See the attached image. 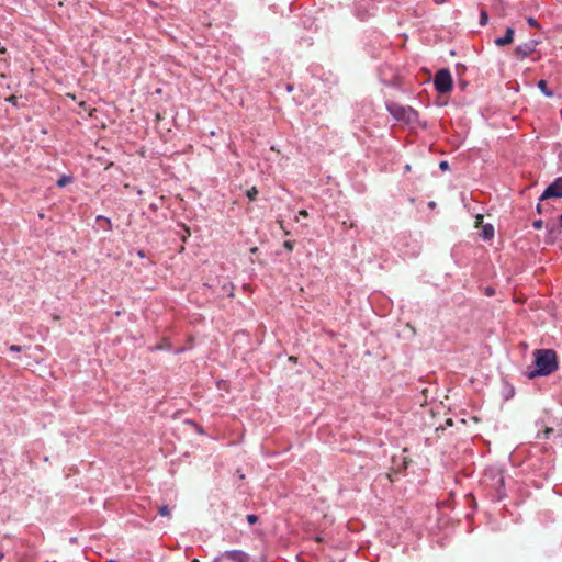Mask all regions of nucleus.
<instances>
[{"mask_svg":"<svg viewBox=\"0 0 562 562\" xmlns=\"http://www.w3.org/2000/svg\"><path fill=\"white\" fill-rule=\"evenodd\" d=\"M257 194H258V190L256 189V187L250 188V189H249V190H247V192H246V195H247V198L249 199V201H254V200H256Z\"/></svg>","mask_w":562,"mask_h":562,"instance_id":"11","label":"nucleus"},{"mask_svg":"<svg viewBox=\"0 0 562 562\" xmlns=\"http://www.w3.org/2000/svg\"><path fill=\"white\" fill-rule=\"evenodd\" d=\"M538 88L541 90V92L546 95V97H552L553 95V91L551 89L548 88V83L546 80H540L538 82Z\"/></svg>","mask_w":562,"mask_h":562,"instance_id":"8","label":"nucleus"},{"mask_svg":"<svg viewBox=\"0 0 562 562\" xmlns=\"http://www.w3.org/2000/svg\"><path fill=\"white\" fill-rule=\"evenodd\" d=\"M527 23H528L530 26H532V27H538V26H539L538 21H537L535 18H532V16H529V18L527 19Z\"/></svg>","mask_w":562,"mask_h":562,"instance_id":"15","label":"nucleus"},{"mask_svg":"<svg viewBox=\"0 0 562 562\" xmlns=\"http://www.w3.org/2000/svg\"><path fill=\"white\" fill-rule=\"evenodd\" d=\"M249 555L241 550H228L217 555L213 562H249Z\"/></svg>","mask_w":562,"mask_h":562,"instance_id":"4","label":"nucleus"},{"mask_svg":"<svg viewBox=\"0 0 562 562\" xmlns=\"http://www.w3.org/2000/svg\"><path fill=\"white\" fill-rule=\"evenodd\" d=\"M387 110L394 119L405 123H413L418 117L417 112L411 106L391 103L387 105Z\"/></svg>","mask_w":562,"mask_h":562,"instance_id":"2","label":"nucleus"},{"mask_svg":"<svg viewBox=\"0 0 562 562\" xmlns=\"http://www.w3.org/2000/svg\"><path fill=\"white\" fill-rule=\"evenodd\" d=\"M434 85L439 93H447L452 89V77L448 69H440L436 72Z\"/></svg>","mask_w":562,"mask_h":562,"instance_id":"3","label":"nucleus"},{"mask_svg":"<svg viewBox=\"0 0 562 562\" xmlns=\"http://www.w3.org/2000/svg\"><path fill=\"white\" fill-rule=\"evenodd\" d=\"M299 215H300V216H303V217H307L308 213H307V211H305V210H301V211L299 212Z\"/></svg>","mask_w":562,"mask_h":562,"instance_id":"19","label":"nucleus"},{"mask_svg":"<svg viewBox=\"0 0 562 562\" xmlns=\"http://www.w3.org/2000/svg\"><path fill=\"white\" fill-rule=\"evenodd\" d=\"M284 245H285V247H286V248H289V249H291V248H292V246H291L290 241H285V244H284Z\"/></svg>","mask_w":562,"mask_h":562,"instance_id":"20","label":"nucleus"},{"mask_svg":"<svg viewBox=\"0 0 562 562\" xmlns=\"http://www.w3.org/2000/svg\"><path fill=\"white\" fill-rule=\"evenodd\" d=\"M482 235L484 239H491L494 236V228L492 225L487 224L483 226Z\"/></svg>","mask_w":562,"mask_h":562,"instance_id":"9","label":"nucleus"},{"mask_svg":"<svg viewBox=\"0 0 562 562\" xmlns=\"http://www.w3.org/2000/svg\"><path fill=\"white\" fill-rule=\"evenodd\" d=\"M247 521L249 525H254L258 521V516H256L254 514H249V515H247Z\"/></svg>","mask_w":562,"mask_h":562,"instance_id":"14","label":"nucleus"},{"mask_svg":"<svg viewBox=\"0 0 562 562\" xmlns=\"http://www.w3.org/2000/svg\"><path fill=\"white\" fill-rule=\"evenodd\" d=\"M535 369H528L527 376L535 379L537 376H547L558 369L557 352L552 349H537L533 352Z\"/></svg>","mask_w":562,"mask_h":562,"instance_id":"1","label":"nucleus"},{"mask_svg":"<svg viewBox=\"0 0 562 562\" xmlns=\"http://www.w3.org/2000/svg\"><path fill=\"white\" fill-rule=\"evenodd\" d=\"M5 50H7V49H5V47H1V48H0V55H1V54H4V53H5Z\"/></svg>","mask_w":562,"mask_h":562,"instance_id":"22","label":"nucleus"},{"mask_svg":"<svg viewBox=\"0 0 562 562\" xmlns=\"http://www.w3.org/2000/svg\"><path fill=\"white\" fill-rule=\"evenodd\" d=\"M21 349H22V347H21V346H18V345H12V346H10V350H11V351H16V352H18V351H21Z\"/></svg>","mask_w":562,"mask_h":562,"instance_id":"18","label":"nucleus"},{"mask_svg":"<svg viewBox=\"0 0 562 562\" xmlns=\"http://www.w3.org/2000/svg\"><path fill=\"white\" fill-rule=\"evenodd\" d=\"M514 34H515V31L513 27H507L506 31H505V34L504 36L502 37H497L494 43L496 46H505V45H509L513 43L514 41Z\"/></svg>","mask_w":562,"mask_h":562,"instance_id":"7","label":"nucleus"},{"mask_svg":"<svg viewBox=\"0 0 562 562\" xmlns=\"http://www.w3.org/2000/svg\"><path fill=\"white\" fill-rule=\"evenodd\" d=\"M158 514L160 516H166V517L169 516L170 515L169 507L167 505L160 506L159 509H158Z\"/></svg>","mask_w":562,"mask_h":562,"instance_id":"12","label":"nucleus"},{"mask_svg":"<svg viewBox=\"0 0 562 562\" xmlns=\"http://www.w3.org/2000/svg\"><path fill=\"white\" fill-rule=\"evenodd\" d=\"M559 221H560V226L562 227V214L560 215Z\"/></svg>","mask_w":562,"mask_h":562,"instance_id":"24","label":"nucleus"},{"mask_svg":"<svg viewBox=\"0 0 562 562\" xmlns=\"http://www.w3.org/2000/svg\"><path fill=\"white\" fill-rule=\"evenodd\" d=\"M106 562H119V561L113 560V559H110V560H108Z\"/></svg>","mask_w":562,"mask_h":562,"instance_id":"25","label":"nucleus"},{"mask_svg":"<svg viewBox=\"0 0 562 562\" xmlns=\"http://www.w3.org/2000/svg\"><path fill=\"white\" fill-rule=\"evenodd\" d=\"M1 47H2V46L0 45V48H1Z\"/></svg>","mask_w":562,"mask_h":562,"instance_id":"26","label":"nucleus"},{"mask_svg":"<svg viewBox=\"0 0 562 562\" xmlns=\"http://www.w3.org/2000/svg\"><path fill=\"white\" fill-rule=\"evenodd\" d=\"M537 211H538L539 213H541V205H540V204H538V205H537Z\"/></svg>","mask_w":562,"mask_h":562,"instance_id":"23","label":"nucleus"},{"mask_svg":"<svg viewBox=\"0 0 562 562\" xmlns=\"http://www.w3.org/2000/svg\"><path fill=\"white\" fill-rule=\"evenodd\" d=\"M486 293H487L488 295H492V294L494 293V291H493L492 289H487V290H486Z\"/></svg>","mask_w":562,"mask_h":562,"instance_id":"21","label":"nucleus"},{"mask_svg":"<svg viewBox=\"0 0 562 562\" xmlns=\"http://www.w3.org/2000/svg\"><path fill=\"white\" fill-rule=\"evenodd\" d=\"M539 42L536 41V40H530L521 45H518L515 50H514V54L519 58V59H525L526 57L530 56L537 48Z\"/></svg>","mask_w":562,"mask_h":562,"instance_id":"6","label":"nucleus"},{"mask_svg":"<svg viewBox=\"0 0 562 562\" xmlns=\"http://www.w3.org/2000/svg\"><path fill=\"white\" fill-rule=\"evenodd\" d=\"M532 226H533V228H535V229H540V228H542V226H543V222H542V220H537V221H535V222L532 223Z\"/></svg>","mask_w":562,"mask_h":562,"instance_id":"16","label":"nucleus"},{"mask_svg":"<svg viewBox=\"0 0 562 562\" xmlns=\"http://www.w3.org/2000/svg\"><path fill=\"white\" fill-rule=\"evenodd\" d=\"M72 181V177L71 176H61L58 180H57V186L63 188L65 186H67L68 183H70Z\"/></svg>","mask_w":562,"mask_h":562,"instance_id":"10","label":"nucleus"},{"mask_svg":"<svg viewBox=\"0 0 562 562\" xmlns=\"http://www.w3.org/2000/svg\"><path fill=\"white\" fill-rule=\"evenodd\" d=\"M439 168H440L441 170H448V169H449V164H448V161H446V160L440 161V164H439Z\"/></svg>","mask_w":562,"mask_h":562,"instance_id":"17","label":"nucleus"},{"mask_svg":"<svg viewBox=\"0 0 562 562\" xmlns=\"http://www.w3.org/2000/svg\"><path fill=\"white\" fill-rule=\"evenodd\" d=\"M550 198H562V177L557 178L551 184L547 187L540 196V200Z\"/></svg>","mask_w":562,"mask_h":562,"instance_id":"5","label":"nucleus"},{"mask_svg":"<svg viewBox=\"0 0 562 562\" xmlns=\"http://www.w3.org/2000/svg\"><path fill=\"white\" fill-rule=\"evenodd\" d=\"M487 20H488L487 13L485 11H482L481 16H480V24L485 25L487 23Z\"/></svg>","mask_w":562,"mask_h":562,"instance_id":"13","label":"nucleus"}]
</instances>
